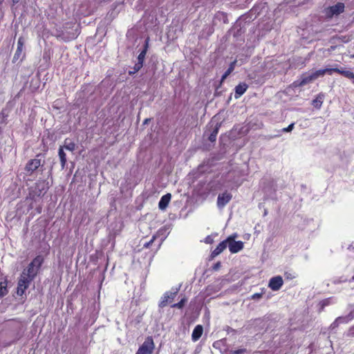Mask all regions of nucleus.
Instances as JSON below:
<instances>
[{
  "label": "nucleus",
  "instance_id": "1",
  "mask_svg": "<svg viewBox=\"0 0 354 354\" xmlns=\"http://www.w3.org/2000/svg\"><path fill=\"white\" fill-rule=\"evenodd\" d=\"M44 261V257L41 255H37L28 265L27 268L22 271L21 274L34 279L37 275Z\"/></svg>",
  "mask_w": 354,
  "mask_h": 354
},
{
  "label": "nucleus",
  "instance_id": "2",
  "mask_svg": "<svg viewBox=\"0 0 354 354\" xmlns=\"http://www.w3.org/2000/svg\"><path fill=\"white\" fill-rule=\"evenodd\" d=\"M237 237L236 234H233L227 237V243L229 250L231 253L235 254L241 251L243 247L244 243L241 241H235V239Z\"/></svg>",
  "mask_w": 354,
  "mask_h": 354
},
{
  "label": "nucleus",
  "instance_id": "3",
  "mask_svg": "<svg viewBox=\"0 0 354 354\" xmlns=\"http://www.w3.org/2000/svg\"><path fill=\"white\" fill-rule=\"evenodd\" d=\"M154 342L152 337H147L139 347L136 354H152L154 350Z\"/></svg>",
  "mask_w": 354,
  "mask_h": 354
},
{
  "label": "nucleus",
  "instance_id": "4",
  "mask_svg": "<svg viewBox=\"0 0 354 354\" xmlns=\"http://www.w3.org/2000/svg\"><path fill=\"white\" fill-rule=\"evenodd\" d=\"M33 280L34 279H31L30 277L21 274L17 283V295L22 296Z\"/></svg>",
  "mask_w": 354,
  "mask_h": 354
},
{
  "label": "nucleus",
  "instance_id": "5",
  "mask_svg": "<svg viewBox=\"0 0 354 354\" xmlns=\"http://www.w3.org/2000/svg\"><path fill=\"white\" fill-rule=\"evenodd\" d=\"M41 154H37L35 158L29 160L25 165L26 174L31 176L41 165V159L37 158Z\"/></svg>",
  "mask_w": 354,
  "mask_h": 354
},
{
  "label": "nucleus",
  "instance_id": "6",
  "mask_svg": "<svg viewBox=\"0 0 354 354\" xmlns=\"http://www.w3.org/2000/svg\"><path fill=\"white\" fill-rule=\"evenodd\" d=\"M319 76L318 75L317 71L313 72L312 74L306 75V74H302L300 80H297L293 82L295 87L304 86L313 80L317 79Z\"/></svg>",
  "mask_w": 354,
  "mask_h": 354
},
{
  "label": "nucleus",
  "instance_id": "7",
  "mask_svg": "<svg viewBox=\"0 0 354 354\" xmlns=\"http://www.w3.org/2000/svg\"><path fill=\"white\" fill-rule=\"evenodd\" d=\"M178 292V289H176L174 292L167 291L165 292L162 297L160 298V301L159 302L158 306L161 308L167 306L168 304L171 303L175 297H176Z\"/></svg>",
  "mask_w": 354,
  "mask_h": 354
},
{
  "label": "nucleus",
  "instance_id": "8",
  "mask_svg": "<svg viewBox=\"0 0 354 354\" xmlns=\"http://www.w3.org/2000/svg\"><path fill=\"white\" fill-rule=\"evenodd\" d=\"M344 3L338 2L335 5L330 6L327 10V15L332 17L334 15H338L344 11Z\"/></svg>",
  "mask_w": 354,
  "mask_h": 354
},
{
  "label": "nucleus",
  "instance_id": "9",
  "mask_svg": "<svg viewBox=\"0 0 354 354\" xmlns=\"http://www.w3.org/2000/svg\"><path fill=\"white\" fill-rule=\"evenodd\" d=\"M232 198V195L231 193L227 191L224 192L222 194H218L217 198V206L219 208H223L224 206L228 203Z\"/></svg>",
  "mask_w": 354,
  "mask_h": 354
},
{
  "label": "nucleus",
  "instance_id": "10",
  "mask_svg": "<svg viewBox=\"0 0 354 354\" xmlns=\"http://www.w3.org/2000/svg\"><path fill=\"white\" fill-rule=\"evenodd\" d=\"M283 283V281L282 277L281 276H277L270 279L268 286L271 290L277 291L281 288Z\"/></svg>",
  "mask_w": 354,
  "mask_h": 354
},
{
  "label": "nucleus",
  "instance_id": "11",
  "mask_svg": "<svg viewBox=\"0 0 354 354\" xmlns=\"http://www.w3.org/2000/svg\"><path fill=\"white\" fill-rule=\"evenodd\" d=\"M24 46V39L23 37H20L17 41V48L13 57V61L15 62L21 58L25 57V53L22 55Z\"/></svg>",
  "mask_w": 354,
  "mask_h": 354
},
{
  "label": "nucleus",
  "instance_id": "12",
  "mask_svg": "<svg viewBox=\"0 0 354 354\" xmlns=\"http://www.w3.org/2000/svg\"><path fill=\"white\" fill-rule=\"evenodd\" d=\"M346 70L343 69L342 68H324V69H319L317 70L318 75L324 76L326 73L328 75H332L333 72L337 73L338 74L342 75L344 77L345 73Z\"/></svg>",
  "mask_w": 354,
  "mask_h": 354
},
{
  "label": "nucleus",
  "instance_id": "13",
  "mask_svg": "<svg viewBox=\"0 0 354 354\" xmlns=\"http://www.w3.org/2000/svg\"><path fill=\"white\" fill-rule=\"evenodd\" d=\"M227 245H228V243H227V238L225 240L221 241L217 245V247L212 252L211 257L214 258L216 256L219 255L221 252H223L226 249Z\"/></svg>",
  "mask_w": 354,
  "mask_h": 354
},
{
  "label": "nucleus",
  "instance_id": "14",
  "mask_svg": "<svg viewBox=\"0 0 354 354\" xmlns=\"http://www.w3.org/2000/svg\"><path fill=\"white\" fill-rule=\"evenodd\" d=\"M248 88V85L245 82H241L235 86L234 97L239 99L242 95H243Z\"/></svg>",
  "mask_w": 354,
  "mask_h": 354
},
{
  "label": "nucleus",
  "instance_id": "15",
  "mask_svg": "<svg viewBox=\"0 0 354 354\" xmlns=\"http://www.w3.org/2000/svg\"><path fill=\"white\" fill-rule=\"evenodd\" d=\"M46 189L44 181L37 182L35 183V190L30 192V195L32 196V198L35 196H40L43 194V192H46Z\"/></svg>",
  "mask_w": 354,
  "mask_h": 354
},
{
  "label": "nucleus",
  "instance_id": "16",
  "mask_svg": "<svg viewBox=\"0 0 354 354\" xmlns=\"http://www.w3.org/2000/svg\"><path fill=\"white\" fill-rule=\"evenodd\" d=\"M203 333V327L202 325L198 324L195 326L192 334V340L193 342L198 341Z\"/></svg>",
  "mask_w": 354,
  "mask_h": 354
},
{
  "label": "nucleus",
  "instance_id": "17",
  "mask_svg": "<svg viewBox=\"0 0 354 354\" xmlns=\"http://www.w3.org/2000/svg\"><path fill=\"white\" fill-rule=\"evenodd\" d=\"M171 194H167L162 196L158 203L159 209L163 210L165 209L169 205V201L171 200Z\"/></svg>",
  "mask_w": 354,
  "mask_h": 354
},
{
  "label": "nucleus",
  "instance_id": "18",
  "mask_svg": "<svg viewBox=\"0 0 354 354\" xmlns=\"http://www.w3.org/2000/svg\"><path fill=\"white\" fill-rule=\"evenodd\" d=\"M324 95L322 93H319L317 95L315 99H314L312 102L313 106L319 109L323 104Z\"/></svg>",
  "mask_w": 354,
  "mask_h": 354
},
{
  "label": "nucleus",
  "instance_id": "19",
  "mask_svg": "<svg viewBox=\"0 0 354 354\" xmlns=\"http://www.w3.org/2000/svg\"><path fill=\"white\" fill-rule=\"evenodd\" d=\"M221 127V124L217 123L216 126L213 128L212 132L210 133L209 136H208V140L211 142H214L216 140L217 134L218 133L219 128Z\"/></svg>",
  "mask_w": 354,
  "mask_h": 354
},
{
  "label": "nucleus",
  "instance_id": "20",
  "mask_svg": "<svg viewBox=\"0 0 354 354\" xmlns=\"http://www.w3.org/2000/svg\"><path fill=\"white\" fill-rule=\"evenodd\" d=\"M58 155L60 159L61 165L62 168H64V167L66 165V155L65 152L64 151L63 147H60L58 151Z\"/></svg>",
  "mask_w": 354,
  "mask_h": 354
},
{
  "label": "nucleus",
  "instance_id": "21",
  "mask_svg": "<svg viewBox=\"0 0 354 354\" xmlns=\"http://www.w3.org/2000/svg\"><path fill=\"white\" fill-rule=\"evenodd\" d=\"M8 281L6 279L0 282V298L6 295L8 292Z\"/></svg>",
  "mask_w": 354,
  "mask_h": 354
},
{
  "label": "nucleus",
  "instance_id": "22",
  "mask_svg": "<svg viewBox=\"0 0 354 354\" xmlns=\"http://www.w3.org/2000/svg\"><path fill=\"white\" fill-rule=\"evenodd\" d=\"M147 48H148V39L146 41V44L145 45L144 48L142 49V50L138 55V62L142 63V64L144 63V60H145V56H146V54H147Z\"/></svg>",
  "mask_w": 354,
  "mask_h": 354
},
{
  "label": "nucleus",
  "instance_id": "23",
  "mask_svg": "<svg viewBox=\"0 0 354 354\" xmlns=\"http://www.w3.org/2000/svg\"><path fill=\"white\" fill-rule=\"evenodd\" d=\"M235 64H236V61H234L233 62H232L230 64L229 68L227 69V71L224 73V74L221 77V83L227 78V77L228 75H230L231 74V73H232V71L234 69Z\"/></svg>",
  "mask_w": 354,
  "mask_h": 354
},
{
  "label": "nucleus",
  "instance_id": "24",
  "mask_svg": "<svg viewBox=\"0 0 354 354\" xmlns=\"http://www.w3.org/2000/svg\"><path fill=\"white\" fill-rule=\"evenodd\" d=\"M75 143L68 138L65 139L64 147L71 151H73L75 149Z\"/></svg>",
  "mask_w": 354,
  "mask_h": 354
},
{
  "label": "nucleus",
  "instance_id": "25",
  "mask_svg": "<svg viewBox=\"0 0 354 354\" xmlns=\"http://www.w3.org/2000/svg\"><path fill=\"white\" fill-rule=\"evenodd\" d=\"M187 301V299L184 296L179 302L174 304L171 306V308H176L178 309L183 308Z\"/></svg>",
  "mask_w": 354,
  "mask_h": 354
},
{
  "label": "nucleus",
  "instance_id": "26",
  "mask_svg": "<svg viewBox=\"0 0 354 354\" xmlns=\"http://www.w3.org/2000/svg\"><path fill=\"white\" fill-rule=\"evenodd\" d=\"M8 117V113L5 109H3L0 113V123L1 124H6L7 118Z\"/></svg>",
  "mask_w": 354,
  "mask_h": 354
},
{
  "label": "nucleus",
  "instance_id": "27",
  "mask_svg": "<svg viewBox=\"0 0 354 354\" xmlns=\"http://www.w3.org/2000/svg\"><path fill=\"white\" fill-rule=\"evenodd\" d=\"M344 77L351 80L352 83L354 84V73L351 71H346Z\"/></svg>",
  "mask_w": 354,
  "mask_h": 354
},
{
  "label": "nucleus",
  "instance_id": "28",
  "mask_svg": "<svg viewBox=\"0 0 354 354\" xmlns=\"http://www.w3.org/2000/svg\"><path fill=\"white\" fill-rule=\"evenodd\" d=\"M350 319L348 317H338L336 318V322H339L341 324H346L349 322Z\"/></svg>",
  "mask_w": 354,
  "mask_h": 354
},
{
  "label": "nucleus",
  "instance_id": "29",
  "mask_svg": "<svg viewBox=\"0 0 354 354\" xmlns=\"http://www.w3.org/2000/svg\"><path fill=\"white\" fill-rule=\"evenodd\" d=\"M142 66H143V64L138 62L133 66V71L129 72V74H133V73L138 72V71L140 70V68L142 67Z\"/></svg>",
  "mask_w": 354,
  "mask_h": 354
},
{
  "label": "nucleus",
  "instance_id": "30",
  "mask_svg": "<svg viewBox=\"0 0 354 354\" xmlns=\"http://www.w3.org/2000/svg\"><path fill=\"white\" fill-rule=\"evenodd\" d=\"M156 239V235H153L149 241L145 243L143 245V247L145 248H149L152 245V243L154 242Z\"/></svg>",
  "mask_w": 354,
  "mask_h": 354
},
{
  "label": "nucleus",
  "instance_id": "31",
  "mask_svg": "<svg viewBox=\"0 0 354 354\" xmlns=\"http://www.w3.org/2000/svg\"><path fill=\"white\" fill-rule=\"evenodd\" d=\"M294 125H295L294 123H291L287 127L283 128L281 131L283 132H290L293 129Z\"/></svg>",
  "mask_w": 354,
  "mask_h": 354
},
{
  "label": "nucleus",
  "instance_id": "32",
  "mask_svg": "<svg viewBox=\"0 0 354 354\" xmlns=\"http://www.w3.org/2000/svg\"><path fill=\"white\" fill-rule=\"evenodd\" d=\"M205 243L212 244L214 243V239L211 235H208L205 239Z\"/></svg>",
  "mask_w": 354,
  "mask_h": 354
},
{
  "label": "nucleus",
  "instance_id": "33",
  "mask_svg": "<svg viewBox=\"0 0 354 354\" xmlns=\"http://www.w3.org/2000/svg\"><path fill=\"white\" fill-rule=\"evenodd\" d=\"M247 351L245 348H241L236 351H232L231 354H242Z\"/></svg>",
  "mask_w": 354,
  "mask_h": 354
},
{
  "label": "nucleus",
  "instance_id": "34",
  "mask_svg": "<svg viewBox=\"0 0 354 354\" xmlns=\"http://www.w3.org/2000/svg\"><path fill=\"white\" fill-rule=\"evenodd\" d=\"M262 293H254L251 296L252 299H259L262 297Z\"/></svg>",
  "mask_w": 354,
  "mask_h": 354
},
{
  "label": "nucleus",
  "instance_id": "35",
  "mask_svg": "<svg viewBox=\"0 0 354 354\" xmlns=\"http://www.w3.org/2000/svg\"><path fill=\"white\" fill-rule=\"evenodd\" d=\"M347 336L348 337H354V326L351 327L349 329V330H348V332L347 333Z\"/></svg>",
  "mask_w": 354,
  "mask_h": 354
},
{
  "label": "nucleus",
  "instance_id": "36",
  "mask_svg": "<svg viewBox=\"0 0 354 354\" xmlns=\"http://www.w3.org/2000/svg\"><path fill=\"white\" fill-rule=\"evenodd\" d=\"M221 266V263L220 261L216 263L214 266H213V270H218Z\"/></svg>",
  "mask_w": 354,
  "mask_h": 354
},
{
  "label": "nucleus",
  "instance_id": "37",
  "mask_svg": "<svg viewBox=\"0 0 354 354\" xmlns=\"http://www.w3.org/2000/svg\"><path fill=\"white\" fill-rule=\"evenodd\" d=\"M340 324L339 322H336V319L333 322V324H331V327H333V328H335V327H337Z\"/></svg>",
  "mask_w": 354,
  "mask_h": 354
},
{
  "label": "nucleus",
  "instance_id": "38",
  "mask_svg": "<svg viewBox=\"0 0 354 354\" xmlns=\"http://www.w3.org/2000/svg\"><path fill=\"white\" fill-rule=\"evenodd\" d=\"M150 120H151L150 118H147V119H145V120H144V122H143V123H144V124H147V123H148V122H149V121H150Z\"/></svg>",
  "mask_w": 354,
  "mask_h": 354
},
{
  "label": "nucleus",
  "instance_id": "39",
  "mask_svg": "<svg viewBox=\"0 0 354 354\" xmlns=\"http://www.w3.org/2000/svg\"><path fill=\"white\" fill-rule=\"evenodd\" d=\"M14 3H17L19 0H12Z\"/></svg>",
  "mask_w": 354,
  "mask_h": 354
},
{
  "label": "nucleus",
  "instance_id": "40",
  "mask_svg": "<svg viewBox=\"0 0 354 354\" xmlns=\"http://www.w3.org/2000/svg\"><path fill=\"white\" fill-rule=\"evenodd\" d=\"M160 245H161V243H160L158 244L157 249H158V248H160Z\"/></svg>",
  "mask_w": 354,
  "mask_h": 354
},
{
  "label": "nucleus",
  "instance_id": "41",
  "mask_svg": "<svg viewBox=\"0 0 354 354\" xmlns=\"http://www.w3.org/2000/svg\"><path fill=\"white\" fill-rule=\"evenodd\" d=\"M330 48H331V49L334 50L335 47V46H331Z\"/></svg>",
  "mask_w": 354,
  "mask_h": 354
},
{
  "label": "nucleus",
  "instance_id": "42",
  "mask_svg": "<svg viewBox=\"0 0 354 354\" xmlns=\"http://www.w3.org/2000/svg\"><path fill=\"white\" fill-rule=\"evenodd\" d=\"M351 58H354V54L351 55Z\"/></svg>",
  "mask_w": 354,
  "mask_h": 354
},
{
  "label": "nucleus",
  "instance_id": "43",
  "mask_svg": "<svg viewBox=\"0 0 354 354\" xmlns=\"http://www.w3.org/2000/svg\"><path fill=\"white\" fill-rule=\"evenodd\" d=\"M353 279H354V276H353Z\"/></svg>",
  "mask_w": 354,
  "mask_h": 354
}]
</instances>
